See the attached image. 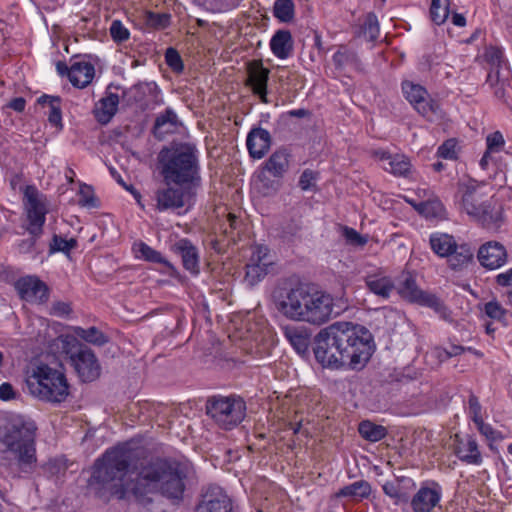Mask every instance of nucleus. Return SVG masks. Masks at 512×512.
Wrapping results in <instances>:
<instances>
[{
  "instance_id": "f257e3e1",
  "label": "nucleus",
  "mask_w": 512,
  "mask_h": 512,
  "mask_svg": "<svg viewBox=\"0 0 512 512\" xmlns=\"http://www.w3.org/2000/svg\"><path fill=\"white\" fill-rule=\"evenodd\" d=\"M190 470L188 463L174 459H138L136 451L125 443L106 450L95 461L89 484L119 500L130 494L141 504L151 503V495L158 493L180 500Z\"/></svg>"
},
{
  "instance_id": "f03ea898",
  "label": "nucleus",
  "mask_w": 512,
  "mask_h": 512,
  "mask_svg": "<svg viewBox=\"0 0 512 512\" xmlns=\"http://www.w3.org/2000/svg\"><path fill=\"white\" fill-rule=\"evenodd\" d=\"M315 359L325 368L363 367L374 352L370 331L351 322H335L322 328L314 337Z\"/></svg>"
},
{
  "instance_id": "7ed1b4c3",
  "label": "nucleus",
  "mask_w": 512,
  "mask_h": 512,
  "mask_svg": "<svg viewBox=\"0 0 512 512\" xmlns=\"http://www.w3.org/2000/svg\"><path fill=\"white\" fill-rule=\"evenodd\" d=\"M33 421L15 417L0 427V466L13 478L32 473L37 457Z\"/></svg>"
},
{
  "instance_id": "20e7f679",
  "label": "nucleus",
  "mask_w": 512,
  "mask_h": 512,
  "mask_svg": "<svg viewBox=\"0 0 512 512\" xmlns=\"http://www.w3.org/2000/svg\"><path fill=\"white\" fill-rule=\"evenodd\" d=\"M158 163L166 185H200V163L195 145L180 143L163 147L158 154Z\"/></svg>"
},
{
  "instance_id": "39448f33",
  "label": "nucleus",
  "mask_w": 512,
  "mask_h": 512,
  "mask_svg": "<svg viewBox=\"0 0 512 512\" xmlns=\"http://www.w3.org/2000/svg\"><path fill=\"white\" fill-rule=\"evenodd\" d=\"M25 383L28 392L41 401L61 403L69 395L65 374L44 363L28 367Z\"/></svg>"
},
{
  "instance_id": "423d86ee",
  "label": "nucleus",
  "mask_w": 512,
  "mask_h": 512,
  "mask_svg": "<svg viewBox=\"0 0 512 512\" xmlns=\"http://www.w3.org/2000/svg\"><path fill=\"white\" fill-rule=\"evenodd\" d=\"M63 352L78 378L85 383L97 380L101 375V364L95 352L72 336H60Z\"/></svg>"
},
{
  "instance_id": "0eeeda50",
  "label": "nucleus",
  "mask_w": 512,
  "mask_h": 512,
  "mask_svg": "<svg viewBox=\"0 0 512 512\" xmlns=\"http://www.w3.org/2000/svg\"><path fill=\"white\" fill-rule=\"evenodd\" d=\"M206 414L224 430L238 426L246 416V403L236 395H213L207 398Z\"/></svg>"
},
{
  "instance_id": "6e6552de",
  "label": "nucleus",
  "mask_w": 512,
  "mask_h": 512,
  "mask_svg": "<svg viewBox=\"0 0 512 512\" xmlns=\"http://www.w3.org/2000/svg\"><path fill=\"white\" fill-rule=\"evenodd\" d=\"M311 286L298 284L292 287H281L273 292V301L277 311L285 318L299 322L311 295Z\"/></svg>"
},
{
  "instance_id": "1a4fd4ad",
  "label": "nucleus",
  "mask_w": 512,
  "mask_h": 512,
  "mask_svg": "<svg viewBox=\"0 0 512 512\" xmlns=\"http://www.w3.org/2000/svg\"><path fill=\"white\" fill-rule=\"evenodd\" d=\"M334 316V299L322 290L312 288L311 295L299 317V322L308 323L313 326H321L329 322Z\"/></svg>"
},
{
  "instance_id": "9d476101",
  "label": "nucleus",
  "mask_w": 512,
  "mask_h": 512,
  "mask_svg": "<svg viewBox=\"0 0 512 512\" xmlns=\"http://www.w3.org/2000/svg\"><path fill=\"white\" fill-rule=\"evenodd\" d=\"M193 185H166L155 192L156 208L159 211L175 210L190 206L195 193Z\"/></svg>"
},
{
  "instance_id": "9b49d317",
  "label": "nucleus",
  "mask_w": 512,
  "mask_h": 512,
  "mask_svg": "<svg viewBox=\"0 0 512 512\" xmlns=\"http://www.w3.org/2000/svg\"><path fill=\"white\" fill-rule=\"evenodd\" d=\"M25 196L27 199V230L31 235L40 236L42 234L43 225L46 221V214L48 212L46 204L35 189L28 188Z\"/></svg>"
},
{
  "instance_id": "f8f14e48",
  "label": "nucleus",
  "mask_w": 512,
  "mask_h": 512,
  "mask_svg": "<svg viewBox=\"0 0 512 512\" xmlns=\"http://www.w3.org/2000/svg\"><path fill=\"white\" fill-rule=\"evenodd\" d=\"M233 506L227 493L217 485L208 486L201 495L195 512H232Z\"/></svg>"
},
{
  "instance_id": "ddd939ff",
  "label": "nucleus",
  "mask_w": 512,
  "mask_h": 512,
  "mask_svg": "<svg viewBox=\"0 0 512 512\" xmlns=\"http://www.w3.org/2000/svg\"><path fill=\"white\" fill-rule=\"evenodd\" d=\"M484 188V183L471 178L460 181L455 195L456 204L469 215V207L471 205L477 208L479 204L485 203L483 201L486 196V193L483 192Z\"/></svg>"
},
{
  "instance_id": "4468645a",
  "label": "nucleus",
  "mask_w": 512,
  "mask_h": 512,
  "mask_svg": "<svg viewBox=\"0 0 512 512\" xmlns=\"http://www.w3.org/2000/svg\"><path fill=\"white\" fill-rule=\"evenodd\" d=\"M15 289L22 300L43 303L48 299V287L35 276H26L15 282Z\"/></svg>"
},
{
  "instance_id": "2eb2a0df",
  "label": "nucleus",
  "mask_w": 512,
  "mask_h": 512,
  "mask_svg": "<svg viewBox=\"0 0 512 512\" xmlns=\"http://www.w3.org/2000/svg\"><path fill=\"white\" fill-rule=\"evenodd\" d=\"M399 295L411 302L438 310L440 303L438 298L430 293L422 291L416 284L415 279L408 275L398 288Z\"/></svg>"
},
{
  "instance_id": "dca6fc26",
  "label": "nucleus",
  "mask_w": 512,
  "mask_h": 512,
  "mask_svg": "<svg viewBox=\"0 0 512 512\" xmlns=\"http://www.w3.org/2000/svg\"><path fill=\"white\" fill-rule=\"evenodd\" d=\"M248 77L245 85L252 89L253 94L257 95L261 102L268 103L267 84L269 79V69L265 68L261 61H252L247 66Z\"/></svg>"
},
{
  "instance_id": "f3484780",
  "label": "nucleus",
  "mask_w": 512,
  "mask_h": 512,
  "mask_svg": "<svg viewBox=\"0 0 512 512\" xmlns=\"http://www.w3.org/2000/svg\"><path fill=\"white\" fill-rule=\"evenodd\" d=\"M469 216L473 217L482 227L491 231H497L503 222L502 208L492 206L490 202L479 204L477 208L471 205Z\"/></svg>"
},
{
  "instance_id": "a211bd4d",
  "label": "nucleus",
  "mask_w": 512,
  "mask_h": 512,
  "mask_svg": "<svg viewBox=\"0 0 512 512\" xmlns=\"http://www.w3.org/2000/svg\"><path fill=\"white\" fill-rule=\"evenodd\" d=\"M478 260L487 269H498L506 264L507 251L501 243L490 241L479 248Z\"/></svg>"
},
{
  "instance_id": "6ab92c4d",
  "label": "nucleus",
  "mask_w": 512,
  "mask_h": 512,
  "mask_svg": "<svg viewBox=\"0 0 512 512\" xmlns=\"http://www.w3.org/2000/svg\"><path fill=\"white\" fill-rule=\"evenodd\" d=\"M173 251L181 257L183 267L196 276L200 273V254L198 248L186 238L173 245Z\"/></svg>"
},
{
  "instance_id": "aec40b11",
  "label": "nucleus",
  "mask_w": 512,
  "mask_h": 512,
  "mask_svg": "<svg viewBox=\"0 0 512 512\" xmlns=\"http://www.w3.org/2000/svg\"><path fill=\"white\" fill-rule=\"evenodd\" d=\"M474 250L466 242H458L450 235V269L465 270L473 262Z\"/></svg>"
},
{
  "instance_id": "412c9836",
  "label": "nucleus",
  "mask_w": 512,
  "mask_h": 512,
  "mask_svg": "<svg viewBox=\"0 0 512 512\" xmlns=\"http://www.w3.org/2000/svg\"><path fill=\"white\" fill-rule=\"evenodd\" d=\"M270 133L261 128H253L247 136L246 145L249 154L254 159H261L269 151L271 146Z\"/></svg>"
},
{
  "instance_id": "4be33fe9",
  "label": "nucleus",
  "mask_w": 512,
  "mask_h": 512,
  "mask_svg": "<svg viewBox=\"0 0 512 512\" xmlns=\"http://www.w3.org/2000/svg\"><path fill=\"white\" fill-rule=\"evenodd\" d=\"M284 336L299 355H306L311 344L312 332L305 326L288 325L283 328Z\"/></svg>"
},
{
  "instance_id": "5701e85b",
  "label": "nucleus",
  "mask_w": 512,
  "mask_h": 512,
  "mask_svg": "<svg viewBox=\"0 0 512 512\" xmlns=\"http://www.w3.org/2000/svg\"><path fill=\"white\" fill-rule=\"evenodd\" d=\"M455 454L467 464L480 465L482 463V455L478 444L471 436L464 438H460L458 435L455 436Z\"/></svg>"
},
{
  "instance_id": "b1692460",
  "label": "nucleus",
  "mask_w": 512,
  "mask_h": 512,
  "mask_svg": "<svg viewBox=\"0 0 512 512\" xmlns=\"http://www.w3.org/2000/svg\"><path fill=\"white\" fill-rule=\"evenodd\" d=\"M402 90L418 113L428 116V113L433 111V107L427 101V91L424 87L412 82H403Z\"/></svg>"
},
{
  "instance_id": "393cba45",
  "label": "nucleus",
  "mask_w": 512,
  "mask_h": 512,
  "mask_svg": "<svg viewBox=\"0 0 512 512\" xmlns=\"http://www.w3.org/2000/svg\"><path fill=\"white\" fill-rule=\"evenodd\" d=\"M364 282L369 292L383 300L389 299L395 288L392 279L382 273L367 274L364 277Z\"/></svg>"
},
{
  "instance_id": "a878e982",
  "label": "nucleus",
  "mask_w": 512,
  "mask_h": 512,
  "mask_svg": "<svg viewBox=\"0 0 512 512\" xmlns=\"http://www.w3.org/2000/svg\"><path fill=\"white\" fill-rule=\"evenodd\" d=\"M270 49L279 59L289 58L294 50L291 32L286 29L277 30L270 40Z\"/></svg>"
},
{
  "instance_id": "bb28decb",
  "label": "nucleus",
  "mask_w": 512,
  "mask_h": 512,
  "mask_svg": "<svg viewBox=\"0 0 512 512\" xmlns=\"http://www.w3.org/2000/svg\"><path fill=\"white\" fill-rule=\"evenodd\" d=\"M133 249L137 258L152 263L163 264L164 266H166L168 269V274L170 276L175 277L176 275L179 274L178 270L171 262L164 258L159 251L150 247L145 242L140 241L139 243L134 244Z\"/></svg>"
},
{
  "instance_id": "cd10ccee",
  "label": "nucleus",
  "mask_w": 512,
  "mask_h": 512,
  "mask_svg": "<svg viewBox=\"0 0 512 512\" xmlns=\"http://www.w3.org/2000/svg\"><path fill=\"white\" fill-rule=\"evenodd\" d=\"M440 500V494L437 490L422 487L414 495L411 506L414 512H430Z\"/></svg>"
},
{
  "instance_id": "c85d7f7f",
  "label": "nucleus",
  "mask_w": 512,
  "mask_h": 512,
  "mask_svg": "<svg viewBox=\"0 0 512 512\" xmlns=\"http://www.w3.org/2000/svg\"><path fill=\"white\" fill-rule=\"evenodd\" d=\"M95 75L94 66L87 61H76L71 65L70 82L73 86L84 88L91 83Z\"/></svg>"
},
{
  "instance_id": "c756f323",
  "label": "nucleus",
  "mask_w": 512,
  "mask_h": 512,
  "mask_svg": "<svg viewBox=\"0 0 512 512\" xmlns=\"http://www.w3.org/2000/svg\"><path fill=\"white\" fill-rule=\"evenodd\" d=\"M119 105V96L115 93H107L94 110L96 120L102 124H108L116 114Z\"/></svg>"
},
{
  "instance_id": "7c9ffc66",
  "label": "nucleus",
  "mask_w": 512,
  "mask_h": 512,
  "mask_svg": "<svg viewBox=\"0 0 512 512\" xmlns=\"http://www.w3.org/2000/svg\"><path fill=\"white\" fill-rule=\"evenodd\" d=\"M289 157L287 149H278L266 160L263 170L275 178H282L289 168Z\"/></svg>"
},
{
  "instance_id": "2f4dec72",
  "label": "nucleus",
  "mask_w": 512,
  "mask_h": 512,
  "mask_svg": "<svg viewBox=\"0 0 512 512\" xmlns=\"http://www.w3.org/2000/svg\"><path fill=\"white\" fill-rule=\"evenodd\" d=\"M509 71L506 66L490 68L486 83L493 90L496 98L504 99L506 86L508 85Z\"/></svg>"
},
{
  "instance_id": "473e14b6",
  "label": "nucleus",
  "mask_w": 512,
  "mask_h": 512,
  "mask_svg": "<svg viewBox=\"0 0 512 512\" xmlns=\"http://www.w3.org/2000/svg\"><path fill=\"white\" fill-rule=\"evenodd\" d=\"M408 203L427 219H442L444 217L445 207L437 198L421 202L408 200Z\"/></svg>"
},
{
  "instance_id": "72a5a7b5",
  "label": "nucleus",
  "mask_w": 512,
  "mask_h": 512,
  "mask_svg": "<svg viewBox=\"0 0 512 512\" xmlns=\"http://www.w3.org/2000/svg\"><path fill=\"white\" fill-rule=\"evenodd\" d=\"M371 493V485L365 480H359L342 487L335 496L337 498H349L353 500H361L368 498Z\"/></svg>"
},
{
  "instance_id": "f704fd0d",
  "label": "nucleus",
  "mask_w": 512,
  "mask_h": 512,
  "mask_svg": "<svg viewBox=\"0 0 512 512\" xmlns=\"http://www.w3.org/2000/svg\"><path fill=\"white\" fill-rule=\"evenodd\" d=\"M181 125L177 114L172 108H166L165 111L159 114L154 122L155 133H170L177 129Z\"/></svg>"
},
{
  "instance_id": "c9c22d12",
  "label": "nucleus",
  "mask_w": 512,
  "mask_h": 512,
  "mask_svg": "<svg viewBox=\"0 0 512 512\" xmlns=\"http://www.w3.org/2000/svg\"><path fill=\"white\" fill-rule=\"evenodd\" d=\"M158 86L154 82L138 83L131 88L124 90L123 97H127L128 101L142 102L146 95H156Z\"/></svg>"
},
{
  "instance_id": "e433bc0d",
  "label": "nucleus",
  "mask_w": 512,
  "mask_h": 512,
  "mask_svg": "<svg viewBox=\"0 0 512 512\" xmlns=\"http://www.w3.org/2000/svg\"><path fill=\"white\" fill-rule=\"evenodd\" d=\"M37 102L43 106L49 107L48 120L49 122L58 127L62 126V113H61V99L57 96L42 95L38 98Z\"/></svg>"
},
{
  "instance_id": "4c0bfd02",
  "label": "nucleus",
  "mask_w": 512,
  "mask_h": 512,
  "mask_svg": "<svg viewBox=\"0 0 512 512\" xmlns=\"http://www.w3.org/2000/svg\"><path fill=\"white\" fill-rule=\"evenodd\" d=\"M73 330L76 336L94 346L102 347L109 342V337L97 327L92 326L85 329L77 326Z\"/></svg>"
},
{
  "instance_id": "58836bf2",
  "label": "nucleus",
  "mask_w": 512,
  "mask_h": 512,
  "mask_svg": "<svg viewBox=\"0 0 512 512\" xmlns=\"http://www.w3.org/2000/svg\"><path fill=\"white\" fill-rule=\"evenodd\" d=\"M382 167L394 176L407 177L411 170V163L406 156L395 154L390 158L388 165L384 164Z\"/></svg>"
},
{
  "instance_id": "ea45409f",
  "label": "nucleus",
  "mask_w": 512,
  "mask_h": 512,
  "mask_svg": "<svg viewBox=\"0 0 512 512\" xmlns=\"http://www.w3.org/2000/svg\"><path fill=\"white\" fill-rule=\"evenodd\" d=\"M359 434L370 442H377L385 438L387 430L384 426L376 425L368 420L362 421L358 428Z\"/></svg>"
},
{
  "instance_id": "a19ab883",
  "label": "nucleus",
  "mask_w": 512,
  "mask_h": 512,
  "mask_svg": "<svg viewBox=\"0 0 512 512\" xmlns=\"http://www.w3.org/2000/svg\"><path fill=\"white\" fill-rule=\"evenodd\" d=\"M273 15L283 23L291 22L295 16V5L292 0H276L273 6Z\"/></svg>"
},
{
  "instance_id": "79ce46f5",
  "label": "nucleus",
  "mask_w": 512,
  "mask_h": 512,
  "mask_svg": "<svg viewBox=\"0 0 512 512\" xmlns=\"http://www.w3.org/2000/svg\"><path fill=\"white\" fill-rule=\"evenodd\" d=\"M333 63L338 69H343L346 66H352L358 69L360 66V61L357 54L348 49L338 50L333 55Z\"/></svg>"
},
{
  "instance_id": "37998d69",
  "label": "nucleus",
  "mask_w": 512,
  "mask_h": 512,
  "mask_svg": "<svg viewBox=\"0 0 512 512\" xmlns=\"http://www.w3.org/2000/svg\"><path fill=\"white\" fill-rule=\"evenodd\" d=\"M379 22L377 16L370 12L365 16L360 28V35L368 41H375L379 36Z\"/></svg>"
},
{
  "instance_id": "c03bdc74",
  "label": "nucleus",
  "mask_w": 512,
  "mask_h": 512,
  "mask_svg": "<svg viewBox=\"0 0 512 512\" xmlns=\"http://www.w3.org/2000/svg\"><path fill=\"white\" fill-rule=\"evenodd\" d=\"M430 17L436 25L444 24L448 18V0H432Z\"/></svg>"
},
{
  "instance_id": "a18cd8bd",
  "label": "nucleus",
  "mask_w": 512,
  "mask_h": 512,
  "mask_svg": "<svg viewBox=\"0 0 512 512\" xmlns=\"http://www.w3.org/2000/svg\"><path fill=\"white\" fill-rule=\"evenodd\" d=\"M280 236L286 241H292L294 238L298 237L302 230V221L300 217H293L287 221H285L281 225Z\"/></svg>"
},
{
  "instance_id": "49530a36",
  "label": "nucleus",
  "mask_w": 512,
  "mask_h": 512,
  "mask_svg": "<svg viewBox=\"0 0 512 512\" xmlns=\"http://www.w3.org/2000/svg\"><path fill=\"white\" fill-rule=\"evenodd\" d=\"M268 266L259 264L248 263L246 265L245 282L249 286H254L259 283L268 273Z\"/></svg>"
},
{
  "instance_id": "de8ad7c7",
  "label": "nucleus",
  "mask_w": 512,
  "mask_h": 512,
  "mask_svg": "<svg viewBox=\"0 0 512 512\" xmlns=\"http://www.w3.org/2000/svg\"><path fill=\"white\" fill-rule=\"evenodd\" d=\"M431 250L439 257H448V234L433 233L429 239Z\"/></svg>"
},
{
  "instance_id": "09e8293b",
  "label": "nucleus",
  "mask_w": 512,
  "mask_h": 512,
  "mask_svg": "<svg viewBox=\"0 0 512 512\" xmlns=\"http://www.w3.org/2000/svg\"><path fill=\"white\" fill-rule=\"evenodd\" d=\"M75 238L65 239L59 235H54L50 243V253L63 252L69 255L70 251L77 247Z\"/></svg>"
},
{
  "instance_id": "8fccbe9b",
  "label": "nucleus",
  "mask_w": 512,
  "mask_h": 512,
  "mask_svg": "<svg viewBox=\"0 0 512 512\" xmlns=\"http://www.w3.org/2000/svg\"><path fill=\"white\" fill-rule=\"evenodd\" d=\"M266 173L267 171L263 170L258 176L260 183L259 189L263 195L269 196L275 194L279 190L281 182L280 178L271 179Z\"/></svg>"
},
{
  "instance_id": "3c124183",
  "label": "nucleus",
  "mask_w": 512,
  "mask_h": 512,
  "mask_svg": "<svg viewBox=\"0 0 512 512\" xmlns=\"http://www.w3.org/2000/svg\"><path fill=\"white\" fill-rule=\"evenodd\" d=\"M249 263L270 267L273 264L269 248L265 245H256L253 248Z\"/></svg>"
},
{
  "instance_id": "603ef678",
  "label": "nucleus",
  "mask_w": 512,
  "mask_h": 512,
  "mask_svg": "<svg viewBox=\"0 0 512 512\" xmlns=\"http://www.w3.org/2000/svg\"><path fill=\"white\" fill-rule=\"evenodd\" d=\"M484 59L490 65V68L506 66L503 51L498 47H487L484 52Z\"/></svg>"
},
{
  "instance_id": "864d4df0",
  "label": "nucleus",
  "mask_w": 512,
  "mask_h": 512,
  "mask_svg": "<svg viewBox=\"0 0 512 512\" xmlns=\"http://www.w3.org/2000/svg\"><path fill=\"white\" fill-rule=\"evenodd\" d=\"M109 31L111 38L116 43H123L130 37L129 30L122 24L120 20L112 21Z\"/></svg>"
},
{
  "instance_id": "5fc2aeb1",
  "label": "nucleus",
  "mask_w": 512,
  "mask_h": 512,
  "mask_svg": "<svg viewBox=\"0 0 512 512\" xmlns=\"http://www.w3.org/2000/svg\"><path fill=\"white\" fill-rule=\"evenodd\" d=\"M505 140L500 131H495L486 137V149L489 152L497 153L503 150Z\"/></svg>"
},
{
  "instance_id": "6e6d98bb",
  "label": "nucleus",
  "mask_w": 512,
  "mask_h": 512,
  "mask_svg": "<svg viewBox=\"0 0 512 512\" xmlns=\"http://www.w3.org/2000/svg\"><path fill=\"white\" fill-rule=\"evenodd\" d=\"M165 61L174 72H181L184 68L181 56L174 48H168L166 50Z\"/></svg>"
},
{
  "instance_id": "4d7b16f0",
  "label": "nucleus",
  "mask_w": 512,
  "mask_h": 512,
  "mask_svg": "<svg viewBox=\"0 0 512 512\" xmlns=\"http://www.w3.org/2000/svg\"><path fill=\"white\" fill-rule=\"evenodd\" d=\"M468 414L474 423H477L483 419L482 406L474 394H471L468 399Z\"/></svg>"
},
{
  "instance_id": "13d9d810",
  "label": "nucleus",
  "mask_w": 512,
  "mask_h": 512,
  "mask_svg": "<svg viewBox=\"0 0 512 512\" xmlns=\"http://www.w3.org/2000/svg\"><path fill=\"white\" fill-rule=\"evenodd\" d=\"M343 236L348 244L353 246H364L367 243V238L359 234L355 229L350 227H343Z\"/></svg>"
},
{
  "instance_id": "bf43d9fd",
  "label": "nucleus",
  "mask_w": 512,
  "mask_h": 512,
  "mask_svg": "<svg viewBox=\"0 0 512 512\" xmlns=\"http://www.w3.org/2000/svg\"><path fill=\"white\" fill-rule=\"evenodd\" d=\"M484 312L494 320H501L505 316V309L497 301L487 302L484 305Z\"/></svg>"
},
{
  "instance_id": "052dcab7",
  "label": "nucleus",
  "mask_w": 512,
  "mask_h": 512,
  "mask_svg": "<svg viewBox=\"0 0 512 512\" xmlns=\"http://www.w3.org/2000/svg\"><path fill=\"white\" fill-rule=\"evenodd\" d=\"M148 23L155 28H166L170 24V15L150 12L148 14Z\"/></svg>"
},
{
  "instance_id": "680f3d73",
  "label": "nucleus",
  "mask_w": 512,
  "mask_h": 512,
  "mask_svg": "<svg viewBox=\"0 0 512 512\" xmlns=\"http://www.w3.org/2000/svg\"><path fill=\"white\" fill-rule=\"evenodd\" d=\"M479 432L484 435L488 440L498 441L501 436L500 432L494 430L490 424L484 423L483 419L477 423H475Z\"/></svg>"
},
{
  "instance_id": "e2e57ef3",
  "label": "nucleus",
  "mask_w": 512,
  "mask_h": 512,
  "mask_svg": "<svg viewBox=\"0 0 512 512\" xmlns=\"http://www.w3.org/2000/svg\"><path fill=\"white\" fill-rule=\"evenodd\" d=\"M315 180L316 174L310 169H305L299 178L298 185L303 191H307L312 188Z\"/></svg>"
},
{
  "instance_id": "0e129e2a",
  "label": "nucleus",
  "mask_w": 512,
  "mask_h": 512,
  "mask_svg": "<svg viewBox=\"0 0 512 512\" xmlns=\"http://www.w3.org/2000/svg\"><path fill=\"white\" fill-rule=\"evenodd\" d=\"M81 199L79 203L82 206L95 207V198L93 196L91 187L88 185H83L80 189Z\"/></svg>"
},
{
  "instance_id": "69168bd1",
  "label": "nucleus",
  "mask_w": 512,
  "mask_h": 512,
  "mask_svg": "<svg viewBox=\"0 0 512 512\" xmlns=\"http://www.w3.org/2000/svg\"><path fill=\"white\" fill-rule=\"evenodd\" d=\"M462 353H470V354L475 355L477 358L483 357V353L481 351L473 349L471 347H464L461 345L450 346V352H449L450 358L453 356H458Z\"/></svg>"
},
{
  "instance_id": "338daca9",
  "label": "nucleus",
  "mask_w": 512,
  "mask_h": 512,
  "mask_svg": "<svg viewBox=\"0 0 512 512\" xmlns=\"http://www.w3.org/2000/svg\"><path fill=\"white\" fill-rule=\"evenodd\" d=\"M110 173L112 175V177L127 191L131 192L133 194V196L138 199L140 198V193L132 186V185H128L124 180L123 178L121 177V175L119 174V172L115 169V168H110Z\"/></svg>"
},
{
  "instance_id": "774afa93",
  "label": "nucleus",
  "mask_w": 512,
  "mask_h": 512,
  "mask_svg": "<svg viewBox=\"0 0 512 512\" xmlns=\"http://www.w3.org/2000/svg\"><path fill=\"white\" fill-rule=\"evenodd\" d=\"M15 398H16V392H15L13 386L8 382L2 383L0 385V400L10 401Z\"/></svg>"
}]
</instances>
